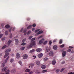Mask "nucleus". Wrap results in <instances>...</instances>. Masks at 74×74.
<instances>
[{
    "mask_svg": "<svg viewBox=\"0 0 74 74\" xmlns=\"http://www.w3.org/2000/svg\"><path fill=\"white\" fill-rule=\"evenodd\" d=\"M2 71H4L5 72L6 74H9V72H10V70H7V67H5L2 69ZM4 73H2L1 74H5Z\"/></svg>",
    "mask_w": 74,
    "mask_h": 74,
    "instance_id": "1",
    "label": "nucleus"
},
{
    "mask_svg": "<svg viewBox=\"0 0 74 74\" xmlns=\"http://www.w3.org/2000/svg\"><path fill=\"white\" fill-rule=\"evenodd\" d=\"M11 51V49H9L6 50V51L5 52V53L6 54L4 56V58H5L7 57V56H8L10 55V54H9L8 53L10 52Z\"/></svg>",
    "mask_w": 74,
    "mask_h": 74,
    "instance_id": "2",
    "label": "nucleus"
},
{
    "mask_svg": "<svg viewBox=\"0 0 74 74\" xmlns=\"http://www.w3.org/2000/svg\"><path fill=\"white\" fill-rule=\"evenodd\" d=\"M12 42V40H10L8 41V46H6L5 45L4 46L2 47V49H4V48H5L6 47H8L9 46L10 44H11V42Z\"/></svg>",
    "mask_w": 74,
    "mask_h": 74,
    "instance_id": "3",
    "label": "nucleus"
},
{
    "mask_svg": "<svg viewBox=\"0 0 74 74\" xmlns=\"http://www.w3.org/2000/svg\"><path fill=\"white\" fill-rule=\"evenodd\" d=\"M9 58L10 57H9V56H8V57L5 60V62H3L2 63L1 66L2 67H4L5 66V63H7V60H8V59H9Z\"/></svg>",
    "mask_w": 74,
    "mask_h": 74,
    "instance_id": "4",
    "label": "nucleus"
},
{
    "mask_svg": "<svg viewBox=\"0 0 74 74\" xmlns=\"http://www.w3.org/2000/svg\"><path fill=\"white\" fill-rule=\"evenodd\" d=\"M26 29H25L23 31V28H22L20 30V32H23V33H24V35H26Z\"/></svg>",
    "mask_w": 74,
    "mask_h": 74,
    "instance_id": "5",
    "label": "nucleus"
},
{
    "mask_svg": "<svg viewBox=\"0 0 74 74\" xmlns=\"http://www.w3.org/2000/svg\"><path fill=\"white\" fill-rule=\"evenodd\" d=\"M23 58L24 59H26L28 57V55L27 54H25L23 56Z\"/></svg>",
    "mask_w": 74,
    "mask_h": 74,
    "instance_id": "6",
    "label": "nucleus"
},
{
    "mask_svg": "<svg viewBox=\"0 0 74 74\" xmlns=\"http://www.w3.org/2000/svg\"><path fill=\"white\" fill-rule=\"evenodd\" d=\"M35 45V42L33 41L31 43L30 46L31 47L33 46V45Z\"/></svg>",
    "mask_w": 74,
    "mask_h": 74,
    "instance_id": "7",
    "label": "nucleus"
},
{
    "mask_svg": "<svg viewBox=\"0 0 74 74\" xmlns=\"http://www.w3.org/2000/svg\"><path fill=\"white\" fill-rule=\"evenodd\" d=\"M43 33V31L41 30L38 33H37L36 34V36H37V35H38L39 34H41V33Z\"/></svg>",
    "mask_w": 74,
    "mask_h": 74,
    "instance_id": "8",
    "label": "nucleus"
},
{
    "mask_svg": "<svg viewBox=\"0 0 74 74\" xmlns=\"http://www.w3.org/2000/svg\"><path fill=\"white\" fill-rule=\"evenodd\" d=\"M44 41V39L42 38V39L41 40H40V41H39V43L40 44H42V42Z\"/></svg>",
    "mask_w": 74,
    "mask_h": 74,
    "instance_id": "9",
    "label": "nucleus"
},
{
    "mask_svg": "<svg viewBox=\"0 0 74 74\" xmlns=\"http://www.w3.org/2000/svg\"><path fill=\"white\" fill-rule=\"evenodd\" d=\"M49 56H53V52L52 51H50L49 53Z\"/></svg>",
    "mask_w": 74,
    "mask_h": 74,
    "instance_id": "10",
    "label": "nucleus"
},
{
    "mask_svg": "<svg viewBox=\"0 0 74 74\" xmlns=\"http://www.w3.org/2000/svg\"><path fill=\"white\" fill-rule=\"evenodd\" d=\"M42 56H43V54H42V53H41L39 54L38 55V56L39 58H42Z\"/></svg>",
    "mask_w": 74,
    "mask_h": 74,
    "instance_id": "11",
    "label": "nucleus"
},
{
    "mask_svg": "<svg viewBox=\"0 0 74 74\" xmlns=\"http://www.w3.org/2000/svg\"><path fill=\"white\" fill-rule=\"evenodd\" d=\"M66 51H63L62 52V55L63 57H64L66 55Z\"/></svg>",
    "mask_w": 74,
    "mask_h": 74,
    "instance_id": "12",
    "label": "nucleus"
},
{
    "mask_svg": "<svg viewBox=\"0 0 74 74\" xmlns=\"http://www.w3.org/2000/svg\"><path fill=\"white\" fill-rule=\"evenodd\" d=\"M20 57V54L18 53H17L16 54V58L17 59H19Z\"/></svg>",
    "mask_w": 74,
    "mask_h": 74,
    "instance_id": "13",
    "label": "nucleus"
},
{
    "mask_svg": "<svg viewBox=\"0 0 74 74\" xmlns=\"http://www.w3.org/2000/svg\"><path fill=\"white\" fill-rule=\"evenodd\" d=\"M41 50H42V49H41L40 48H38L36 49V51L37 52H40V51H41Z\"/></svg>",
    "mask_w": 74,
    "mask_h": 74,
    "instance_id": "14",
    "label": "nucleus"
},
{
    "mask_svg": "<svg viewBox=\"0 0 74 74\" xmlns=\"http://www.w3.org/2000/svg\"><path fill=\"white\" fill-rule=\"evenodd\" d=\"M56 63V62L55 61V60H54L52 61V64L53 65H55Z\"/></svg>",
    "mask_w": 74,
    "mask_h": 74,
    "instance_id": "15",
    "label": "nucleus"
},
{
    "mask_svg": "<svg viewBox=\"0 0 74 74\" xmlns=\"http://www.w3.org/2000/svg\"><path fill=\"white\" fill-rule=\"evenodd\" d=\"M41 68L43 70H44L46 68V66L45 65H42L41 66Z\"/></svg>",
    "mask_w": 74,
    "mask_h": 74,
    "instance_id": "16",
    "label": "nucleus"
},
{
    "mask_svg": "<svg viewBox=\"0 0 74 74\" xmlns=\"http://www.w3.org/2000/svg\"><path fill=\"white\" fill-rule=\"evenodd\" d=\"M40 61H37L36 62V64L37 65H40Z\"/></svg>",
    "mask_w": 74,
    "mask_h": 74,
    "instance_id": "17",
    "label": "nucleus"
},
{
    "mask_svg": "<svg viewBox=\"0 0 74 74\" xmlns=\"http://www.w3.org/2000/svg\"><path fill=\"white\" fill-rule=\"evenodd\" d=\"M16 71V69H13L11 71V73H15V72Z\"/></svg>",
    "mask_w": 74,
    "mask_h": 74,
    "instance_id": "18",
    "label": "nucleus"
},
{
    "mask_svg": "<svg viewBox=\"0 0 74 74\" xmlns=\"http://www.w3.org/2000/svg\"><path fill=\"white\" fill-rule=\"evenodd\" d=\"M5 27L7 29H9L10 26L9 25H5Z\"/></svg>",
    "mask_w": 74,
    "mask_h": 74,
    "instance_id": "19",
    "label": "nucleus"
},
{
    "mask_svg": "<svg viewBox=\"0 0 74 74\" xmlns=\"http://www.w3.org/2000/svg\"><path fill=\"white\" fill-rule=\"evenodd\" d=\"M32 25H30L29 26H28L27 27V29H30L32 28Z\"/></svg>",
    "mask_w": 74,
    "mask_h": 74,
    "instance_id": "20",
    "label": "nucleus"
},
{
    "mask_svg": "<svg viewBox=\"0 0 74 74\" xmlns=\"http://www.w3.org/2000/svg\"><path fill=\"white\" fill-rule=\"evenodd\" d=\"M14 61V59L12 58L10 60V62H11V63H12V62H13Z\"/></svg>",
    "mask_w": 74,
    "mask_h": 74,
    "instance_id": "21",
    "label": "nucleus"
},
{
    "mask_svg": "<svg viewBox=\"0 0 74 74\" xmlns=\"http://www.w3.org/2000/svg\"><path fill=\"white\" fill-rule=\"evenodd\" d=\"M15 42H16V43H17V44H18V43L19 42V41L18 40V39H15Z\"/></svg>",
    "mask_w": 74,
    "mask_h": 74,
    "instance_id": "22",
    "label": "nucleus"
},
{
    "mask_svg": "<svg viewBox=\"0 0 74 74\" xmlns=\"http://www.w3.org/2000/svg\"><path fill=\"white\" fill-rule=\"evenodd\" d=\"M18 63L21 66H22V62L21 61H19L18 62Z\"/></svg>",
    "mask_w": 74,
    "mask_h": 74,
    "instance_id": "23",
    "label": "nucleus"
},
{
    "mask_svg": "<svg viewBox=\"0 0 74 74\" xmlns=\"http://www.w3.org/2000/svg\"><path fill=\"white\" fill-rule=\"evenodd\" d=\"M35 51V50H34V49H33L32 50H31L30 51V53H32V52H34V51Z\"/></svg>",
    "mask_w": 74,
    "mask_h": 74,
    "instance_id": "24",
    "label": "nucleus"
},
{
    "mask_svg": "<svg viewBox=\"0 0 74 74\" xmlns=\"http://www.w3.org/2000/svg\"><path fill=\"white\" fill-rule=\"evenodd\" d=\"M40 29H38L36 30H35V33H37V32H39V31H40Z\"/></svg>",
    "mask_w": 74,
    "mask_h": 74,
    "instance_id": "25",
    "label": "nucleus"
},
{
    "mask_svg": "<svg viewBox=\"0 0 74 74\" xmlns=\"http://www.w3.org/2000/svg\"><path fill=\"white\" fill-rule=\"evenodd\" d=\"M29 65L30 66H31V67H32V68H33L32 66H34V64H29Z\"/></svg>",
    "mask_w": 74,
    "mask_h": 74,
    "instance_id": "26",
    "label": "nucleus"
},
{
    "mask_svg": "<svg viewBox=\"0 0 74 74\" xmlns=\"http://www.w3.org/2000/svg\"><path fill=\"white\" fill-rule=\"evenodd\" d=\"M25 47H23L21 48L20 49H21V51H22L23 50H24V49H25Z\"/></svg>",
    "mask_w": 74,
    "mask_h": 74,
    "instance_id": "27",
    "label": "nucleus"
},
{
    "mask_svg": "<svg viewBox=\"0 0 74 74\" xmlns=\"http://www.w3.org/2000/svg\"><path fill=\"white\" fill-rule=\"evenodd\" d=\"M30 33H31V31L29 30L28 31L27 33V34H30Z\"/></svg>",
    "mask_w": 74,
    "mask_h": 74,
    "instance_id": "28",
    "label": "nucleus"
},
{
    "mask_svg": "<svg viewBox=\"0 0 74 74\" xmlns=\"http://www.w3.org/2000/svg\"><path fill=\"white\" fill-rule=\"evenodd\" d=\"M25 71L26 72H29V71H30V69H27L25 70Z\"/></svg>",
    "mask_w": 74,
    "mask_h": 74,
    "instance_id": "29",
    "label": "nucleus"
},
{
    "mask_svg": "<svg viewBox=\"0 0 74 74\" xmlns=\"http://www.w3.org/2000/svg\"><path fill=\"white\" fill-rule=\"evenodd\" d=\"M64 47V45L63 44L62 45H61L60 46V48H63V47Z\"/></svg>",
    "mask_w": 74,
    "mask_h": 74,
    "instance_id": "30",
    "label": "nucleus"
},
{
    "mask_svg": "<svg viewBox=\"0 0 74 74\" xmlns=\"http://www.w3.org/2000/svg\"><path fill=\"white\" fill-rule=\"evenodd\" d=\"M62 39H60V41H59V43L60 44H62Z\"/></svg>",
    "mask_w": 74,
    "mask_h": 74,
    "instance_id": "31",
    "label": "nucleus"
},
{
    "mask_svg": "<svg viewBox=\"0 0 74 74\" xmlns=\"http://www.w3.org/2000/svg\"><path fill=\"white\" fill-rule=\"evenodd\" d=\"M35 39H36V38H32V39L31 40V41L32 42L33 41H34V40H35Z\"/></svg>",
    "mask_w": 74,
    "mask_h": 74,
    "instance_id": "32",
    "label": "nucleus"
},
{
    "mask_svg": "<svg viewBox=\"0 0 74 74\" xmlns=\"http://www.w3.org/2000/svg\"><path fill=\"white\" fill-rule=\"evenodd\" d=\"M48 60V58H44V60L45 61H46V60Z\"/></svg>",
    "mask_w": 74,
    "mask_h": 74,
    "instance_id": "33",
    "label": "nucleus"
},
{
    "mask_svg": "<svg viewBox=\"0 0 74 74\" xmlns=\"http://www.w3.org/2000/svg\"><path fill=\"white\" fill-rule=\"evenodd\" d=\"M47 41H45L44 42L43 44H44V45H45V44H47Z\"/></svg>",
    "mask_w": 74,
    "mask_h": 74,
    "instance_id": "34",
    "label": "nucleus"
},
{
    "mask_svg": "<svg viewBox=\"0 0 74 74\" xmlns=\"http://www.w3.org/2000/svg\"><path fill=\"white\" fill-rule=\"evenodd\" d=\"M65 69L64 68H63L62 69H61V70L60 71V72H62Z\"/></svg>",
    "mask_w": 74,
    "mask_h": 74,
    "instance_id": "35",
    "label": "nucleus"
},
{
    "mask_svg": "<svg viewBox=\"0 0 74 74\" xmlns=\"http://www.w3.org/2000/svg\"><path fill=\"white\" fill-rule=\"evenodd\" d=\"M52 44V41H50L49 42V44L51 45Z\"/></svg>",
    "mask_w": 74,
    "mask_h": 74,
    "instance_id": "36",
    "label": "nucleus"
},
{
    "mask_svg": "<svg viewBox=\"0 0 74 74\" xmlns=\"http://www.w3.org/2000/svg\"><path fill=\"white\" fill-rule=\"evenodd\" d=\"M32 37H33V36H29V40H31V39L32 38Z\"/></svg>",
    "mask_w": 74,
    "mask_h": 74,
    "instance_id": "37",
    "label": "nucleus"
},
{
    "mask_svg": "<svg viewBox=\"0 0 74 74\" xmlns=\"http://www.w3.org/2000/svg\"><path fill=\"white\" fill-rule=\"evenodd\" d=\"M71 51V49H69L67 50V52H70Z\"/></svg>",
    "mask_w": 74,
    "mask_h": 74,
    "instance_id": "38",
    "label": "nucleus"
},
{
    "mask_svg": "<svg viewBox=\"0 0 74 74\" xmlns=\"http://www.w3.org/2000/svg\"><path fill=\"white\" fill-rule=\"evenodd\" d=\"M59 71H60V70H59V69H57L56 70V73H58V72H59Z\"/></svg>",
    "mask_w": 74,
    "mask_h": 74,
    "instance_id": "39",
    "label": "nucleus"
},
{
    "mask_svg": "<svg viewBox=\"0 0 74 74\" xmlns=\"http://www.w3.org/2000/svg\"><path fill=\"white\" fill-rule=\"evenodd\" d=\"M5 34L6 35H8V32H7V31L5 32Z\"/></svg>",
    "mask_w": 74,
    "mask_h": 74,
    "instance_id": "40",
    "label": "nucleus"
},
{
    "mask_svg": "<svg viewBox=\"0 0 74 74\" xmlns=\"http://www.w3.org/2000/svg\"><path fill=\"white\" fill-rule=\"evenodd\" d=\"M47 70H44L42 71V73H45V72H47Z\"/></svg>",
    "mask_w": 74,
    "mask_h": 74,
    "instance_id": "41",
    "label": "nucleus"
},
{
    "mask_svg": "<svg viewBox=\"0 0 74 74\" xmlns=\"http://www.w3.org/2000/svg\"><path fill=\"white\" fill-rule=\"evenodd\" d=\"M32 26H33V27H34L36 26V25L35 24H34Z\"/></svg>",
    "mask_w": 74,
    "mask_h": 74,
    "instance_id": "42",
    "label": "nucleus"
},
{
    "mask_svg": "<svg viewBox=\"0 0 74 74\" xmlns=\"http://www.w3.org/2000/svg\"><path fill=\"white\" fill-rule=\"evenodd\" d=\"M53 49H56V46H54L53 47Z\"/></svg>",
    "mask_w": 74,
    "mask_h": 74,
    "instance_id": "43",
    "label": "nucleus"
},
{
    "mask_svg": "<svg viewBox=\"0 0 74 74\" xmlns=\"http://www.w3.org/2000/svg\"><path fill=\"white\" fill-rule=\"evenodd\" d=\"M25 41H26V39H23L22 41V42H25Z\"/></svg>",
    "mask_w": 74,
    "mask_h": 74,
    "instance_id": "44",
    "label": "nucleus"
},
{
    "mask_svg": "<svg viewBox=\"0 0 74 74\" xmlns=\"http://www.w3.org/2000/svg\"><path fill=\"white\" fill-rule=\"evenodd\" d=\"M26 44V43L25 42L21 44V45H25Z\"/></svg>",
    "mask_w": 74,
    "mask_h": 74,
    "instance_id": "45",
    "label": "nucleus"
},
{
    "mask_svg": "<svg viewBox=\"0 0 74 74\" xmlns=\"http://www.w3.org/2000/svg\"><path fill=\"white\" fill-rule=\"evenodd\" d=\"M51 47H49V50H47L48 52V51H50V50L51 49Z\"/></svg>",
    "mask_w": 74,
    "mask_h": 74,
    "instance_id": "46",
    "label": "nucleus"
},
{
    "mask_svg": "<svg viewBox=\"0 0 74 74\" xmlns=\"http://www.w3.org/2000/svg\"><path fill=\"white\" fill-rule=\"evenodd\" d=\"M10 38H11L12 37V34H10Z\"/></svg>",
    "mask_w": 74,
    "mask_h": 74,
    "instance_id": "47",
    "label": "nucleus"
},
{
    "mask_svg": "<svg viewBox=\"0 0 74 74\" xmlns=\"http://www.w3.org/2000/svg\"><path fill=\"white\" fill-rule=\"evenodd\" d=\"M32 31H34L35 30V28H32Z\"/></svg>",
    "mask_w": 74,
    "mask_h": 74,
    "instance_id": "48",
    "label": "nucleus"
},
{
    "mask_svg": "<svg viewBox=\"0 0 74 74\" xmlns=\"http://www.w3.org/2000/svg\"><path fill=\"white\" fill-rule=\"evenodd\" d=\"M5 40V38H2V40L3 41V40Z\"/></svg>",
    "mask_w": 74,
    "mask_h": 74,
    "instance_id": "49",
    "label": "nucleus"
},
{
    "mask_svg": "<svg viewBox=\"0 0 74 74\" xmlns=\"http://www.w3.org/2000/svg\"><path fill=\"white\" fill-rule=\"evenodd\" d=\"M69 48H71H71H73V47L71 46H69Z\"/></svg>",
    "mask_w": 74,
    "mask_h": 74,
    "instance_id": "50",
    "label": "nucleus"
},
{
    "mask_svg": "<svg viewBox=\"0 0 74 74\" xmlns=\"http://www.w3.org/2000/svg\"><path fill=\"white\" fill-rule=\"evenodd\" d=\"M64 63H65V61H64L63 62L61 63V64H64Z\"/></svg>",
    "mask_w": 74,
    "mask_h": 74,
    "instance_id": "51",
    "label": "nucleus"
},
{
    "mask_svg": "<svg viewBox=\"0 0 74 74\" xmlns=\"http://www.w3.org/2000/svg\"><path fill=\"white\" fill-rule=\"evenodd\" d=\"M12 29L11 28L10 29H9V32H11V30H12Z\"/></svg>",
    "mask_w": 74,
    "mask_h": 74,
    "instance_id": "52",
    "label": "nucleus"
},
{
    "mask_svg": "<svg viewBox=\"0 0 74 74\" xmlns=\"http://www.w3.org/2000/svg\"><path fill=\"white\" fill-rule=\"evenodd\" d=\"M15 28L14 27L13 28V29H12L13 31H14V30H15Z\"/></svg>",
    "mask_w": 74,
    "mask_h": 74,
    "instance_id": "53",
    "label": "nucleus"
},
{
    "mask_svg": "<svg viewBox=\"0 0 74 74\" xmlns=\"http://www.w3.org/2000/svg\"><path fill=\"white\" fill-rule=\"evenodd\" d=\"M27 21H29L30 20V18H27Z\"/></svg>",
    "mask_w": 74,
    "mask_h": 74,
    "instance_id": "54",
    "label": "nucleus"
},
{
    "mask_svg": "<svg viewBox=\"0 0 74 74\" xmlns=\"http://www.w3.org/2000/svg\"><path fill=\"white\" fill-rule=\"evenodd\" d=\"M73 74V72H70L68 73V74Z\"/></svg>",
    "mask_w": 74,
    "mask_h": 74,
    "instance_id": "55",
    "label": "nucleus"
},
{
    "mask_svg": "<svg viewBox=\"0 0 74 74\" xmlns=\"http://www.w3.org/2000/svg\"><path fill=\"white\" fill-rule=\"evenodd\" d=\"M42 36H40V37H39V38H42Z\"/></svg>",
    "mask_w": 74,
    "mask_h": 74,
    "instance_id": "56",
    "label": "nucleus"
},
{
    "mask_svg": "<svg viewBox=\"0 0 74 74\" xmlns=\"http://www.w3.org/2000/svg\"><path fill=\"white\" fill-rule=\"evenodd\" d=\"M36 58V56H34V59H35V58Z\"/></svg>",
    "mask_w": 74,
    "mask_h": 74,
    "instance_id": "57",
    "label": "nucleus"
},
{
    "mask_svg": "<svg viewBox=\"0 0 74 74\" xmlns=\"http://www.w3.org/2000/svg\"><path fill=\"white\" fill-rule=\"evenodd\" d=\"M56 42V40H55L53 41V42Z\"/></svg>",
    "mask_w": 74,
    "mask_h": 74,
    "instance_id": "58",
    "label": "nucleus"
},
{
    "mask_svg": "<svg viewBox=\"0 0 74 74\" xmlns=\"http://www.w3.org/2000/svg\"><path fill=\"white\" fill-rule=\"evenodd\" d=\"M30 74H32L33 73V72H30Z\"/></svg>",
    "mask_w": 74,
    "mask_h": 74,
    "instance_id": "59",
    "label": "nucleus"
},
{
    "mask_svg": "<svg viewBox=\"0 0 74 74\" xmlns=\"http://www.w3.org/2000/svg\"><path fill=\"white\" fill-rule=\"evenodd\" d=\"M57 48H58V47H57V46H56V49Z\"/></svg>",
    "mask_w": 74,
    "mask_h": 74,
    "instance_id": "60",
    "label": "nucleus"
},
{
    "mask_svg": "<svg viewBox=\"0 0 74 74\" xmlns=\"http://www.w3.org/2000/svg\"><path fill=\"white\" fill-rule=\"evenodd\" d=\"M13 55H14V54H12V56H13Z\"/></svg>",
    "mask_w": 74,
    "mask_h": 74,
    "instance_id": "61",
    "label": "nucleus"
},
{
    "mask_svg": "<svg viewBox=\"0 0 74 74\" xmlns=\"http://www.w3.org/2000/svg\"><path fill=\"white\" fill-rule=\"evenodd\" d=\"M72 74H74V72L73 73H72Z\"/></svg>",
    "mask_w": 74,
    "mask_h": 74,
    "instance_id": "62",
    "label": "nucleus"
},
{
    "mask_svg": "<svg viewBox=\"0 0 74 74\" xmlns=\"http://www.w3.org/2000/svg\"><path fill=\"white\" fill-rule=\"evenodd\" d=\"M33 57H34V56H33Z\"/></svg>",
    "mask_w": 74,
    "mask_h": 74,
    "instance_id": "63",
    "label": "nucleus"
},
{
    "mask_svg": "<svg viewBox=\"0 0 74 74\" xmlns=\"http://www.w3.org/2000/svg\"><path fill=\"white\" fill-rule=\"evenodd\" d=\"M29 68L30 67V66H29Z\"/></svg>",
    "mask_w": 74,
    "mask_h": 74,
    "instance_id": "64",
    "label": "nucleus"
}]
</instances>
